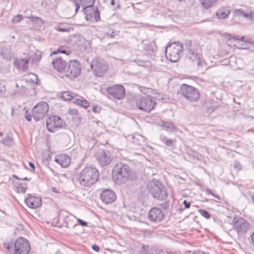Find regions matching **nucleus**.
<instances>
[{
  "instance_id": "nucleus-1",
  "label": "nucleus",
  "mask_w": 254,
  "mask_h": 254,
  "mask_svg": "<svg viewBox=\"0 0 254 254\" xmlns=\"http://www.w3.org/2000/svg\"><path fill=\"white\" fill-rule=\"evenodd\" d=\"M98 170L93 167H87L81 170L78 176L77 181L81 186L90 187L99 179Z\"/></svg>"
},
{
  "instance_id": "nucleus-2",
  "label": "nucleus",
  "mask_w": 254,
  "mask_h": 254,
  "mask_svg": "<svg viewBox=\"0 0 254 254\" xmlns=\"http://www.w3.org/2000/svg\"><path fill=\"white\" fill-rule=\"evenodd\" d=\"M183 46V51L186 52V58L198 66H201L203 62L201 60V55L197 53L198 44L192 42L191 40H185Z\"/></svg>"
},
{
  "instance_id": "nucleus-3",
  "label": "nucleus",
  "mask_w": 254,
  "mask_h": 254,
  "mask_svg": "<svg viewBox=\"0 0 254 254\" xmlns=\"http://www.w3.org/2000/svg\"><path fill=\"white\" fill-rule=\"evenodd\" d=\"M131 98L130 101L131 105L135 103L136 107L141 110L146 112H150L154 107L155 102L150 97L146 96H135L128 94V100Z\"/></svg>"
},
{
  "instance_id": "nucleus-4",
  "label": "nucleus",
  "mask_w": 254,
  "mask_h": 254,
  "mask_svg": "<svg viewBox=\"0 0 254 254\" xmlns=\"http://www.w3.org/2000/svg\"><path fill=\"white\" fill-rule=\"evenodd\" d=\"M183 52V44L179 41L174 42L167 46L165 50L166 58L172 63L178 62Z\"/></svg>"
},
{
  "instance_id": "nucleus-5",
  "label": "nucleus",
  "mask_w": 254,
  "mask_h": 254,
  "mask_svg": "<svg viewBox=\"0 0 254 254\" xmlns=\"http://www.w3.org/2000/svg\"><path fill=\"white\" fill-rule=\"evenodd\" d=\"M112 178L118 185H121L127 181V164L122 162H118L113 167Z\"/></svg>"
},
{
  "instance_id": "nucleus-6",
  "label": "nucleus",
  "mask_w": 254,
  "mask_h": 254,
  "mask_svg": "<svg viewBox=\"0 0 254 254\" xmlns=\"http://www.w3.org/2000/svg\"><path fill=\"white\" fill-rule=\"evenodd\" d=\"M147 188L152 196L159 200H163L167 196L166 188L161 184L158 185L153 182H150L147 184Z\"/></svg>"
},
{
  "instance_id": "nucleus-7",
  "label": "nucleus",
  "mask_w": 254,
  "mask_h": 254,
  "mask_svg": "<svg viewBox=\"0 0 254 254\" xmlns=\"http://www.w3.org/2000/svg\"><path fill=\"white\" fill-rule=\"evenodd\" d=\"M180 93L186 99L191 102L198 100L200 94L198 90L194 87L186 84H182Z\"/></svg>"
},
{
  "instance_id": "nucleus-8",
  "label": "nucleus",
  "mask_w": 254,
  "mask_h": 254,
  "mask_svg": "<svg viewBox=\"0 0 254 254\" xmlns=\"http://www.w3.org/2000/svg\"><path fill=\"white\" fill-rule=\"evenodd\" d=\"M81 72V65L77 60H70L66 64L64 73L70 79L74 78L79 75Z\"/></svg>"
},
{
  "instance_id": "nucleus-9",
  "label": "nucleus",
  "mask_w": 254,
  "mask_h": 254,
  "mask_svg": "<svg viewBox=\"0 0 254 254\" xmlns=\"http://www.w3.org/2000/svg\"><path fill=\"white\" fill-rule=\"evenodd\" d=\"M233 226L234 230L239 236H244L251 229L249 223L242 217L234 218Z\"/></svg>"
},
{
  "instance_id": "nucleus-10",
  "label": "nucleus",
  "mask_w": 254,
  "mask_h": 254,
  "mask_svg": "<svg viewBox=\"0 0 254 254\" xmlns=\"http://www.w3.org/2000/svg\"><path fill=\"white\" fill-rule=\"evenodd\" d=\"M96 160L101 167L110 165L113 161L114 156L108 150L99 149L95 154Z\"/></svg>"
},
{
  "instance_id": "nucleus-11",
  "label": "nucleus",
  "mask_w": 254,
  "mask_h": 254,
  "mask_svg": "<svg viewBox=\"0 0 254 254\" xmlns=\"http://www.w3.org/2000/svg\"><path fill=\"white\" fill-rule=\"evenodd\" d=\"M46 126L50 132H54L57 129L64 127L65 124L60 117L52 116L46 120Z\"/></svg>"
},
{
  "instance_id": "nucleus-12",
  "label": "nucleus",
  "mask_w": 254,
  "mask_h": 254,
  "mask_svg": "<svg viewBox=\"0 0 254 254\" xmlns=\"http://www.w3.org/2000/svg\"><path fill=\"white\" fill-rule=\"evenodd\" d=\"M49 110V105L45 102L38 103L32 109V116L35 121L43 119Z\"/></svg>"
},
{
  "instance_id": "nucleus-13",
  "label": "nucleus",
  "mask_w": 254,
  "mask_h": 254,
  "mask_svg": "<svg viewBox=\"0 0 254 254\" xmlns=\"http://www.w3.org/2000/svg\"><path fill=\"white\" fill-rule=\"evenodd\" d=\"M13 254H28L30 251V245L26 239H17L14 245Z\"/></svg>"
},
{
  "instance_id": "nucleus-14",
  "label": "nucleus",
  "mask_w": 254,
  "mask_h": 254,
  "mask_svg": "<svg viewBox=\"0 0 254 254\" xmlns=\"http://www.w3.org/2000/svg\"><path fill=\"white\" fill-rule=\"evenodd\" d=\"M90 66L95 74L99 77L103 76L108 68V65L106 63L98 59H93Z\"/></svg>"
},
{
  "instance_id": "nucleus-15",
  "label": "nucleus",
  "mask_w": 254,
  "mask_h": 254,
  "mask_svg": "<svg viewBox=\"0 0 254 254\" xmlns=\"http://www.w3.org/2000/svg\"><path fill=\"white\" fill-rule=\"evenodd\" d=\"M82 10L87 21H91L93 18L96 22L101 20L100 11L97 6H86V7H83Z\"/></svg>"
},
{
  "instance_id": "nucleus-16",
  "label": "nucleus",
  "mask_w": 254,
  "mask_h": 254,
  "mask_svg": "<svg viewBox=\"0 0 254 254\" xmlns=\"http://www.w3.org/2000/svg\"><path fill=\"white\" fill-rule=\"evenodd\" d=\"M107 93L115 99L121 100L125 96V87L121 85H115L107 88Z\"/></svg>"
},
{
  "instance_id": "nucleus-17",
  "label": "nucleus",
  "mask_w": 254,
  "mask_h": 254,
  "mask_svg": "<svg viewBox=\"0 0 254 254\" xmlns=\"http://www.w3.org/2000/svg\"><path fill=\"white\" fill-rule=\"evenodd\" d=\"M148 218L152 222L159 223L164 219L165 215L160 208L154 207L149 211Z\"/></svg>"
},
{
  "instance_id": "nucleus-18",
  "label": "nucleus",
  "mask_w": 254,
  "mask_h": 254,
  "mask_svg": "<svg viewBox=\"0 0 254 254\" xmlns=\"http://www.w3.org/2000/svg\"><path fill=\"white\" fill-rule=\"evenodd\" d=\"M100 198L104 203L108 204L115 201L117 197L116 193L113 190L107 189L101 192Z\"/></svg>"
},
{
  "instance_id": "nucleus-19",
  "label": "nucleus",
  "mask_w": 254,
  "mask_h": 254,
  "mask_svg": "<svg viewBox=\"0 0 254 254\" xmlns=\"http://www.w3.org/2000/svg\"><path fill=\"white\" fill-rule=\"evenodd\" d=\"M42 58V54L40 52H37L33 57H30L28 59H22L20 64H23V70L26 71L28 68V64L30 61L33 64H37Z\"/></svg>"
},
{
  "instance_id": "nucleus-20",
  "label": "nucleus",
  "mask_w": 254,
  "mask_h": 254,
  "mask_svg": "<svg viewBox=\"0 0 254 254\" xmlns=\"http://www.w3.org/2000/svg\"><path fill=\"white\" fill-rule=\"evenodd\" d=\"M25 202L31 208H37L42 204V199L40 197L29 195L25 199Z\"/></svg>"
},
{
  "instance_id": "nucleus-21",
  "label": "nucleus",
  "mask_w": 254,
  "mask_h": 254,
  "mask_svg": "<svg viewBox=\"0 0 254 254\" xmlns=\"http://www.w3.org/2000/svg\"><path fill=\"white\" fill-rule=\"evenodd\" d=\"M54 67L60 72H64L66 67V63L61 57H57L52 60Z\"/></svg>"
},
{
  "instance_id": "nucleus-22",
  "label": "nucleus",
  "mask_w": 254,
  "mask_h": 254,
  "mask_svg": "<svg viewBox=\"0 0 254 254\" xmlns=\"http://www.w3.org/2000/svg\"><path fill=\"white\" fill-rule=\"evenodd\" d=\"M54 161L59 164L62 167H67L70 162V158L66 154H61L56 156Z\"/></svg>"
},
{
  "instance_id": "nucleus-23",
  "label": "nucleus",
  "mask_w": 254,
  "mask_h": 254,
  "mask_svg": "<svg viewBox=\"0 0 254 254\" xmlns=\"http://www.w3.org/2000/svg\"><path fill=\"white\" fill-rule=\"evenodd\" d=\"M61 220L64 221L62 224L64 227L68 228L74 226L73 223H70V219L68 216V213L66 211H61L59 214L58 218L59 222H60ZM59 223L60 224V223Z\"/></svg>"
},
{
  "instance_id": "nucleus-24",
  "label": "nucleus",
  "mask_w": 254,
  "mask_h": 254,
  "mask_svg": "<svg viewBox=\"0 0 254 254\" xmlns=\"http://www.w3.org/2000/svg\"><path fill=\"white\" fill-rule=\"evenodd\" d=\"M145 138L141 135L136 134L131 136L130 141V147H133V144L137 146H143L145 144Z\"/></svg>"
},
{
  "instance_id": "nucleus-25",
  "label": "nucleus",
  "mask_w": 254,
  "mask_h": 254,
  "mask_svg": "<svg viewBox=\"0 0 254 254\" xmlns=\"http://www.w3.org/2000/svg\"><path fill=\"white\" fill-rule=\"evenodd\" d=\"M129 243V247H128V251L132 254H138V251L141 247V244L137 241L130 240L128 241Z\"/></svg>"
},
{
  "instance_id": "nucleus-26",
  "label": "nucleus",
  "mask_w": 254,
  "mask_h": 254,
  "mask_svg": "<svg viewBox=\"0 0 254 254\" xmlns=\"http://www.w3.org/2000/svg\"><path fill=\"white\" fill-rule=\"evenodd\" d=\"M143 51L146 55L154 56L156 51V46L154 43H149L144 45Z\"/></svg>"
},
{
  "instance_id": "nucleus-27",
  "label": "nucleus",
  "mask_w": 254,
  "mask_h": 254,
  "mask_svg": "<svg viewBox=\"0 0 254 254\" xmlns=\"http://www.w3.org/2000/svg\"><path fill=\"white\" fill-rule=\"evenodd\" d=\"M72 52V50L68 47L67 46H61L57 50L52 51L50 56H52L54 55H57L59 53L64 54L65 55H68Z\"/></svg>"
},
{
  "instance_id": "nucleus-28",
  "label": "nucleus",
  "mask_w": 254,
  "mask_h": 254,
  "mask_svg": "<svg viewBox=\"0 0 254 254\" xmlns=\"http://www.w3.org/2000/svg\"><path fill=\"white\" fill-rule=\"evenodd\" d=\"M73 102L75 104L84 108H86L90 106V102L82 97L75 99Z\"/></svg>"
},
{
  "instance_id": "nucleus-29",
  "label": "nucleus",
  "mask_w": 254,
  "mask_h": 254,
  "mask_svg": "<svg viewBox=\"0 0 254 254\" xmlns=\"http://www.w3.org/2000/svg\"><path fill=\"white\" fill-rule=\"evenodd\" d=\"M230 11L226 8H221L216 12V15L218 19H223L226 18L229 14Z\"/></svg>"
},
{
  "instance_id": "nucleus-30",
  "label": "nucleus",
  "mask_w": 254,
  "mask_h": 254,
  "mask_svg": "<svg viewBox=\"0 0 254 254\" xmlns=\"http://www.w3.org/2000/svg\"><path fill=\"white\" fill-rule=\"evenodd\" d=\"M160 139L168 147H170L172 149L174 148V144L176 142L175 139H171L170 138H168L166 136L163 135L160 136Z\"/></svg>"
},
{
  "instance_id": "nucleus-31",
  "label": "nucleus",
  "mask_w": 254,
  "mask_h": 254,
  "mask_svg": "<svg viewBox=\"0 0 254 254\" xmlns=\"http://www.w3.org/2000/svg\"><path fill=\"white\" fill-rule=\"evenodd\" d=\"M216 1L217 0H199L202 6L206 9L211 7Z\"/></svg>"
},
{
  "instance_id": "nucleus-32",
  "label": "nucleus",
  "mask_w": 254,
  "mask_h": 254,
  "mask_svg": "<svg viewBox=\"0 0 254 254\" xmlns=\"http://www.w3.org/2000/svg\"><path fill=\"white\" fill-rule=\"evenodd\" d=\"M160 125L165 128L167 130L170 129L173 130L175 128V126L174 124L170 122H166L164 121H160Z\"/></svg>"
},
{
  "instance_id": "nucleus-33",
  "label": "nucleus",
  "mask_w": 254,
  "mask_h": 254,
  "mask_svg": "<svg viewBox=\"0 0 254 254\" xmlns=\"http://www.w3.org/2000/svg\"><path fill=\"white\" fill-rule=\"evenodd\" d=\"M136 179L137 177L136 173L134 172L129 171L128 170V182H132L131 185L133 186L136 184Z\"/></svg>"
},
{
  "instance_id": "nucleus-34",
  "label": "nucleus",
  "mask_w": 254,
  "mask_h": 254,
  "mask_svg": "<svg viewBox=\"0 0 254 254\" xmlns=\"http://www.w3.org/2000/svg\"><path fill=\"white\" fill-rule=\"evenodd\" d=\"M61 98L64 101H69L74 99L73 94L69 91L63 92L61 95Z\"/></svg>"
},
{
  "instance_id": "nucleus-35",
  "label": "nucleus",
  "mask_w": 254,
  "mask_h": 254,
  "mask_svg": "<svg viewBox=\"0 0 254 254\" xmlns=\"http://www.w3.org/2000/svg\"><path fill=\"white\" fill-rule=\"evenodd\" d=\"M27 189V184H19L18 186L16 187L15 190L18 192H22L25 193L26 192Z\"/></svg>"
},
{
  "instance_id": "nucleus-36",
  "label": "nucleus",
  "mask_w": 254,
  "mask_h": 254,
  "mask_svg": "<svg viewBox=\"0 0 254 254\" xmlns=\"http://www.w3.org/2000/svg\"><path fill=\"white\" fill-rule=\"evenodd\" d=\"M134 62L140 66H148L150 64V63L148 61H143L138 59L135 60Z\"/></svg>"
},
{
  "instance_id": "nucleus-37",
  "label": "nucleus",
  "mask_w": 254,
  "mask_h": 254,
  "mask_svg": "<svg viewBox=\"0 0 254 254\" xmlns=\"http://www.w3.org/2000/svg\"><path fill=\"white\" fill-rule=\"evenodd\" d=\"M1 55L4 59L7 60L11 58L10 52L8 49H2L1 52Z\"/></svg>"
},
{
  "instance_id": "nucleus-38",
  "label": "nucleus",
  "mask_w": 254,
  "mask_h": 254,
  "mask_svg": "<svg viewBox=\"0 0 254 254\" xmlns=\"http://www.w3.org/2000/svg\"><path fill=\"white\" fill-rule=\"evenodd\" d=\"M95 0H83L82 8L86 6H93Z\"/></svg>"
},
{
  "instance_id": "nucleus-39",
  "label": "nucleus",
  "mask_w": 254,
  "mask_h": 254,
  "mask_svg": "<svg viewBox=\"0 0 254 254\" xmlns=\"http://www.w3.org/2000/svg\"><path fill=\"white\" fill-rule=\"evenodd\" d=\"M149 247L144 245L141 244V247L138 251L139 254H148Z\"/></svg>"
},
{
  "instance_id": "nucleus-40",
  "label": "nucleus",
  "mask_w": 254,
  "mask_h": 254,
  "mask_svg": "<svg viewBox=\"0 0 254 254\" xmlns=\"http://www.w3.org/2000/svg\"><path fill=\"white\" fill-rule=\"evenodd\" d=\"M118 33V32L114 29H110L107 32L105 33V34L107 35V36L110 37V38H114L115 36H116Z\"/></svg>"
},
{
  "instance_id": "nucleus-41",
  "label": "nucleus",
  "mask_w": 254,
  "mask_h": 254,
  "mask_svg": "<svg viewBox=\"0 0 254 254\" xmlns=\"http://www.w3.org/2000/svg\"><path fill=\"white\" fill-rule=\"evenodd\" d=\"M204 190L206 192V193L207 194H211L212 195V196H213L215 198H217L218 200H220V197H219V196L214 193L213 192V190H211L210 189H208V188H205Z\"/></svg>"
},
{
  "instance_id": "nucleus-42",
  "label": "nucleus",
  "mask_w": 254,
  "mask_h": 254,
  "mask_svg": "<svg viewBox=\"0 0 254 254\" xmlns=\"http://www.w3.org/2000/svg\"><path fill=\"white\" fill-rule=\"evenodd\" d=\"M198 212L204 217L208 219L211 217L210 214L209 213L208 211L204 209H199L198 210Z\"/></svg>"
},
{
  "instance_id": "nucleus-43",
  "label": "nucleus",
  "mask_w": 254,
  "mask_h": 254,
  "mask_svg": "<svg viewBox=\"0 0 254 254\" xmlns=\"http://www.w3.org/2000/svg\"><path fill=\"white\" fill-rule=\"evenodd\" d=\"M245 18L250 21L253 22L254 21V12L252 11L251 10H249Z\"/></svg>"
},
{
  "instance_id": "nucleus-44",
  "label": "nucleus",
  "mask_w": 254,
  "mask_h": 254,
  "mask_svg": "<svg viewBox=\"0 0 254 254\" xmlns=\"http://www.w3.org/2000/svg\"><path fill=\"white\" fill-rule=\"evenodd\" d=\"M24 16L22 15L17 14L13 17L12 19V23H18L23 20Z\"/></svg>"
},
{
  "instance_id": "nucleus-45",
  "label": "nucleus",
  "mask_w": 254,
  "mask_h": 254,
  "mask_svg": "<svg viewBox=\"0 0 254 254\" xmlns=\"http://www.w3.org/2000/svg\"><path fill=\"white\" fill-rule=\"evenodd\" d=\"M28 17H29V18L31 19V21L33 22H35L36 23H44L43 21V20L40 17H36V16H33L32 15H31V16H29Z\"/></svg>"
},
{
  "instance_id": "nucleus-46",
  "label": "nucleus",
  "mask_w": 254,
  "mask_h": 254,
  "mask_svg": "<svg viewBox=\"0 0 254 254\" xmlns=\"http://www.w3.org/2000/svg\"><path fill=\"white\" fill-rule=\"evenodd\" d=\"M12 139L8 136L3 138V143L6 145H10L12 144Z\"/></svg>"
},
{
  "instance_id": "nucleus-47",
  "label": "nucleus",
  "mask_w": 254,
  "mask_h": 254,
  "mask_svg": "<svg viewBox=\"0 0 254 254\" xmlns=\"http://www.w3.org/2000/svg\"><path fill=\"white\" fill-rule=\"evenodd\" d=\"M4 247L5 249H6L8 251H10L12 249V243H3Z\"/></svg>"
},
{
  "instance_id": "nucleus-48",
  "label": "nucleus",
  "mask_w": 254,
  "mask_h": 254,
  "mask_svg": "<svg viewBox=\"0 0 254 254\" xmlns=\"http://www.w3.org/2000/svg\"><path fill=\"white\" fill-rule=\"evenodd\" d=\"M234 13L235 15L242 16V15L244 14V10L242 9H237L234 11Z\"/></svg>"
},
{
  "instance_id": "nucleus-49",
  "label": "nucleus",
  "mask_w": 254,
  "mask_h": 254,
  "mask_svg": "<svg viewBox=\"0 0 254 254\" xmlns=\"http://www.w3.org/2000/svg\"><path fill=\"white\" fill-rule=\"evenodd\" d=\"M5 92V87L2 83L0 81V95L3 94Z\"/></svg>"
},
{
  "instance_id": "nucleus-50",
  "label": "nucleus",
  "mask_w": 254,
  "mask_h": 254,
  "mask_svg": "<svg viewBox=\"0 0 254 254\" xmlns=\"http://www.w3.org/2000/svg\"><path fill=\"white\" fill-rule=\"evenodd\" d=\"M33 78L32 79V81L33 82L35 83L36 84H39V79L37 77V76L34 73H32L31 74Z\"/></svg>"
},
{
  "instance_id": "nucleus-51",
  "label": "nucleus",
  "mask_w": 254,
  "mask_h": 254,
  "mask_svg": "<svg viewBox=\"0 0 254 254\" xmlns=\"http://www.w3.org/2000/svg\"><path fill=\"white\" fill-rule=\"evenodd\" d=\"M21 88H20L19 90L17 89V92L20 93V94H23L26 92L27 89L22 85H21Z\"/></svg>"
},
{
  "instance_id": "nucleus-52",
  "label": "nucleus",
  "mask_w": 254,
  "mask_h": 254,
  "mask_svg": "<svg viewBox=\"0 0 254 254\" xmlns=\"http://www.w3.org/2000/svg\"><path fill=\"white\" fill-rule=\"evenodd\" d=\"M68 113L73 115H77L78 114V111L77 109H72L69 110Z\"/></svg>"
},
{
  "instance_id": "nucleus-53",
  "label": "nucleus",
  "mask_w": 254,
  "mask_h": 254,
  "mask_svg": "<svg viewBox=\"0 0 254 254\" xmlns=\"http://www.w3.org/2000/svg\"><path fill=\"white\" fill-rule=\"evenodd\" d=\"M77 221L78 223L82 226H87V223L81 219H78Z\"/></svg>"
},
{
  "instance_id": "nucleus-54",
  "label": "nucleus",
  "mask_w": 254,
  "mask_h": 254,
  "mask_svg": "<svg viewBox=\"0 0 254 254\" xmlns=\"http://www.w3.org/2000/svg\"><path fill=\"white\" fill-rule=\"evenodd\" d=\"M56 29L58 30L59 31L63 32H68L69 31L67 28H63L60 26H58Z\"/></svg>"
},
{
  "instance_id": "nucleus-55",
  "label": "nucleus",
  "mask_w": 254,
  "mask_h": 254,
  "mask_svg": "<svg viewBox=\"0 0 254 254\" xmlns=\"http://www.w3.org/2000/svg\"><path fill=\"white\" fill-rule=\"evenodd\" d=\"M100 110H101V108L97 106H94L93 108V112L96 113H99L100 111Z\"/></svg>"
},
{
  "instance_id": "nucleus-56",
  "label": "nucleus",
  "mask_w": 254,
  "mask_h": 254,
  "mask_svg": "<svg viewBox=\"0 0 254 254\" xmlns=\"http://www.w3.org/2000/svg\"><path fill=\"white\" fill-rule=\"evenodd\" d=\"M183 203L185 205V208H190V202H188L187 201V200H184V201H183Z\"/></svg>"
},
{
  "instance_id": "nucleus-57",
  "label": "nucleus",
  "mask_w": 254,
  "mask_h": 254,
  "mask_svg": "<svg viewBox=\"0 0 254 254\" xmlns=\"http://www.w3.org/2000/svg\"><path fill=\"white\" fill-rule=\"evenodd\" d=\"M193 254H209L207 252H205L202 251H197L193 252Z\"/></svg>"
},
{
  "instance_id": "nucleus-58",
  "label": "nucleus",
  "mask_w": 254,
  "mask_h": 254,
  "mask_svg": "<svg viewBox=\"0 0 254 254\" xmlns=\"http://www.w3.org/2000/svg\"><path fill=\"white\" fill-rule=\"evenodd\" d=\"M92 249L94 251H96L97 252H99V250H100V248H99V247L98 246H97V245H94L92 246Z\"/></svg>"
},
{
  "instance_id": "nucleus-59",
  "label": "nucleus",
  "mask_w": 254,
  "mask_h": 254,
  "mask_svg": "<svg viewBox=\"0 0 254 254\" xmlns=\"http://www.w3.org/2000/svg\"><path fill=\"white\" fill-rule=\"evenodd\" d=\"M25 118L27 121H30L31 120L32 117L30 115H29L28 114H25Z\"/></svg>"
},
{
  "instance_id": "nucleus-60",
  "label": "nucleus",
  "mask_w": 254,
  "mask_h": 254,
  "mask_svg": "<svg viewBox=\"0 0 254 254\" xmlns=\"http://www.w3.org/2000/svg\"><path fill=\"white\" fill-rule=\"evenodd\" d=\"M29 165L30 166V167L32 168V169L33 170H35V166L34 165V164L33 163H32L31 162H29Z\"/></svg>"
},
{
  "instance_id": "nucleus-61",
  "label": "nucleus",
  "mask_w": 254,
  "mask_h": 254,
  "mask_svg": "<svg viewBox=\"0 0 254 254\" xmlns=\"http://www.w3.org/2000/svg\"><path fill=\"white\" fill-rule=\"evenodd\" d=\"M235 39H236L237 40H241V41H244V39H245V37L244 36H242L241 37V38H239L238 36L237 37H234Z\"/></svg>"
},
{
  "instance_id": "nucleus-62",
  "label": "nucleus",
  "mask_w": 254,
  "mask_h": 254,
  "mask_svg": "<svg viewBox=\"0 0 254 254\" xmlns=\"http://www.w3.org/2000/svg\"><path fill=\"white\" fill-rule=\"evenodd\" d=\"M251 238H252L253 245L254 246V232L251 235Z\"/></svg>"
},
{
  "instance_id": "nucleus-63",
  "label": "nucleus",
  "mask_w": 254,
  "mask_h": 254,
  "mask_svg": "<svg viewBox=\"0 0 254 254\" xmlns=\"http://www.w3.org/2000/svg\"><path fill=\"white\" fill-rule=\"evenodd\" d=\"M107 1H110V4L112 5H115V0H107Z\"/></svg>"
},
{
  "instance_id": "nucleus-64",
  "label": "nucleus",
  "mask_w": 254,
  "mask_h": 254,
  "mask_svg": "<svg viewBox=\"0 0 254 254\" xmlns=\"http://www.w3.org/2000/svg\"><path fill=\"white\" fill-rule=\"evenodd\" d=\"M52 190L55 192H59L57 190V189L55 187H53L52 188Z\"/></svg>"
}]
</instances>
